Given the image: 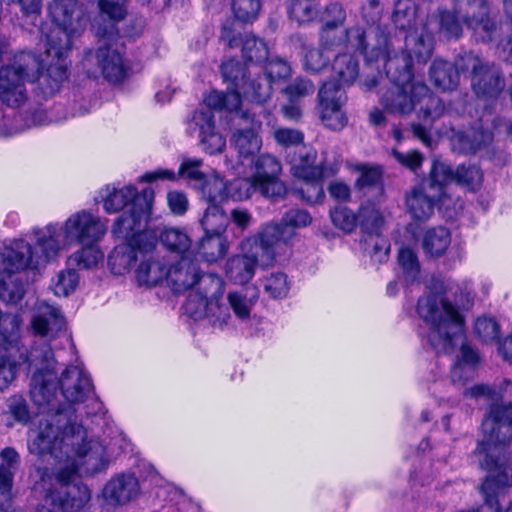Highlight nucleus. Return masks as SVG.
Here are the masks:
<instances>
[{
  "label": "nucleus",
  "mask_w": 512,
  "mask_h": 512,
  "mask_svg": "<svg viewBox=\"0 0 512 512\" xmlns=\"http://www.w3.org/2000/svg\"><path fill=\"white\" fill-rule=\"evenodd\" d=\"M257 192V181L254 177L236 178L227 183V199L242 201Z\"/></svg>",
  "instance_id": "obj_50"
},
{
  "label": "nucleus",
  "mask_w": 512,
  "mask_h": 512,
  "mask_svg": "<svg viewBox=\"0 0 512 512\" xmlns=\"http://www.w3.org/2000/svg\"><path fill=\"white\" fill-rule=\"evenodd\" d=\"M321 11H317L308 1L295 0L290 8V14L299 23H306L314 20L319 21Z\"/></svg>",
  "instance_id": "obj_64"
},
{
  "label": "nucleus",
  "mask_w": 512,
  "mask_h": 512,
  "mask_svg": "<svg viewBox=\"0 0 512 512\" xmlns=\"http://www.w3.org/2000/svg\"><path fill=\"white\" fill-rule=\"evenodd\" d=\"M192 121L199 128V138L203 149L211 155L222 152L226 141L216 131L214 113L208 110H197Z\"/></svg>",
  "instance_id": "obj_20"
},
{
  "label": "nucleus",
  "mask_w": 512,
  "mask_h": 512,
  "mask_svg": "<svg viewBox=\"0 0 512 512\" xmlns=\"http://www.w3.org/2000/svg\"><path fill=\"white\" fill-rule=\"evenodd\" d=\"M257 265L255 255H236L226 263V275L235 284L243 285L254 275Z\"/></svg>",
  "instance_id": "obj_31"
},
{
  "label": "nucleus",
  "mask_w": 512,
  "mask_h": 512,
  "mask_svg": "<svg viewBox=\"0 0 512 512\" xmlns=\"http://www.w3.org/2000/svg\"><path fill=\"white\" fill-rule=\"evenodd\" d=\"M154 191L146 187L136 202L116 219L112 233L116 239L133 242L140 250L149 252L156 248L157 236L146 229L151 214Z\"/></svg>",
  "instance_id": "obj_10"
},
{
  "label": "nucleus",
  "mask_w": 512,
  "mask_h": 512,
  "mask_svg": "<svg viewBox=\"0 0 512 512\" xmlns=\"http://www.w3.org/2000/svg\"><path fill=\"white\" fill-rule=\"evenodd\" d=\"M228 245L223 235L205 233L200 239L196 252L192 255L198 260V257L206 262H216L223 258L227 252Z\"/></svg>",
  "instance_id": "obj_32"
},
{
  "label": "nucleus",
  "mask_w": 512,
  "mask_h": 512,
  "mask_svg": "<svg viewBox=\"0 0 512 512\" xmlns=\"http://www.w3.org/2000/svg\"><path fill=\"white\" fill-rule=\"evenodd\" d=\"M419 105V117L425 122L435 121L442 116L445 109L442 100L433 95L429 88L428 94L422 97Z\"/></svg>",
  "instance_id": "obj_54"
},
{
  "label": "nucleus",
  "mask_w": 512,
  "mask_h": 512,
  "mask_svg": "<svg viewBox=\"0 0 512 512\" xmlns=\"http://www.w3.org/2000/svg\"><path fill=\"white\" fill-rule=\"evenodd\" d=\"M475 335L484 343H493L499 339L500 326L494 318L479 317L474 324Z\"/></svg>",
  "instance_id": "obj_55"
},
{
  "label": "nucleus",
  "mask_w": 512,
  "mask_h": 512,
  "mask_svg": "<svg viewBox=\"0 0 512 512\" xmlns=\"http://www.w3.org/2000/svg\"><path fill=\"white\" fill-rule=\"evenodd\" d=\"M223 292L224 282L221 277L213 273L200 275L199 271L193 291L188 298L193 295L197 305L202 300L209 301L212 298L222 297Z\"/></svg>",
  "instance_id": "obj_30"
},
{
  "label": "nucleus",
  "mask_w": 512,
  "mask_h": 512,
  "mask_svg": "<svg viewBox=\"0 0 512 512\" xmlns=\"http://www.w3.org/2000/svg\"><path fill=\"white\" fill-rule=\"evenodd\" d=\"M83 247L68 258L69 267L92 269L103 259V253L97 242L83 243Z\"/></svg>",
  "instance_id": "obj_43"
},
{
  "label": "nucleus",
  "mask_w": 512,
  "mask_h": 512,
  "mask_svg": "<svg viewBox=\"0 0 512 512\" xmlns=\"http://www.w3.org/2000/svg\"><path fill=\"white\" fill-rule=\"evenodd\" d=\"M363 244L373 261L382 263L388 259L390 243L380 235V231L367 235L363 240Z\"/></svg>",
  "instance_id": "obj_49"
},
{
  "label": "nucleus",
  "mask_w": 512,
  "mask_h": 512,
  "mask_svg": "<svg viewBox=\"0 0 512 512\" xmlns=\"http://www.w3.org/2000/svg\"><path fill=\"white\" fill-rule=\"evenodd\" d=\"M258 299V289L255 286H247L228 295L229 304L235 315L240 320H246L250 316L252 307Z\"/></svg>",
  "instance_id": "obj_35"
},
{
  "label": "nucleus",
  "mask_w": 512,
  "mask_h": 512,
  "mask_svg": "<svg viewBox=\"0 0 512 512\" xmlns=\"http://www.w3.org/2000/svg\"><path fill=\"white\" fill-rule=\"evenodd\" d=\"M47 263L39 251L23 239H16L0 251V300L17 304L25 294L21 273Z\"/></svg>",
  "instance_id": "obj_8"
},
{
  "label": "nucleus",
  "mask_w": 512,
  "mask_h": 512,
  "mask_svg": "<svg viewBox=\"0 0 512 512\" xmlns=\"http://www.w3.org/2000/svg\"><path fill=\"white\" fill-rule=\"evenodd\" d=\"M265 292L273 299H280L287 296L289 284L286 274L282 272L271 273L263 281Z\"/></svg>",
  "instance_id": "obj_56"
},
{
  "label": "nucleus",
  "mask_w": 512,
  "mask_h": 512,
  "mask_svg": "<svg viewBox=\"0 0 512 512\" xmlns=\"http://www.w3.org/2000/svg\"><path fill=\"white\" fill-rule=\"evenodd\" d=\"M221 74L223 80L229 83L230 88L243 89L248 79L247 68L236 59H229L222 63Z\"/></svg>",
  "instance_id": "obj_46"
},
{
  "label": "nucleus",
  "mask_w": 512,
  "mask_h": 512,
  "mask_svg": "<svg viewBox=\"0 0 512 512\" xmlns=\"http://www.w3.org/2000/svg\"><path fill=\"white\" fill-rule=\"evenodd\" d=\"M140 492L138 479L130 473L110 479L103 488V498L110 505H124L134 500Z\"/></svg>",
  "instance_id": "obj_17"
},
{
  "label": "nucleus",
  "mask_w": 512,
  "mask_h": 512,
  "mask_svg": "<svg viewBox=\"0 0 512 512\" xmlns=\"http://www.w3.org/2000/svg\"><path fill=\"white\" fill-rule=\"evenodd\" d=\"M32 329L40 336H53L65 328V319L59 308L45 305L33 316Z\"/></svg>",
  "instance_id": "obj_24"
},
{
  "label": "nucleus",
  "mask_w": 512,
  "mask_h": 512,
  "mask_svg": "<svg viewBox=\"0 0 512 512\" xmlns=\"http://www.w3.org/2000/svg\"><path fill=\"white\" fill-rule=\"evenodd\" d=\"M140 249L133 242L123 241L116 245L108 255V266L115 275H123L137 260Z\"/></svg>",
  "instance_id": "obj_26"
},
{
  "label": "nucleus",
  "mask_w": 512,
  "mask_h": 512,
  "mask_svg": "<svg viewBox=\"0 0 512 512\" xmlns=\"http://www.w3.org/2000/svg\"><path fill=\"white\" fill-rule=\"evenodd\" d=\"M242 93L247 100L263 104L271 97L272 81L264 72L257 73L253 79H247Z\"/></svg>",
  "instance_id": "obj_37"
},
{
  "label": "nucleus",
  "mask_w": 512,
  "mask_h": 512,
  "mask_svg": "<svg viewBox=\"0 0 512 512\" xmlns=\"http://www.w3.org/2000/svg\"><path fill=\"white\" fill-rule=\"evenodd\" d=\"M18 341L12 346H1L4 352H0V390L5 389L15 379L17 372L16 362L11 360L8 350L17 347Z\"/></svg>",
  "instance_id": "obj_58"
},
{
  "label": "nucleus",
  "mask_w": 512,
  "mask_h": 512,
  "mask_svg": "<svg viewBox=\"0 0 512 512\" xmlns=\"http://www.w3.org/2000/svg\"><path fill=\"white\" fill-rule=\"evenodd\" d=\"M260 0H233L232 11L237 20L247 23L254 21L260 12Z\"/></svg>",
  "instance_id": "obj_57"
},
{
  "label": "nucleus",
  "mask_w": 512,
  "mask_h": 512,
  "mask_svg": "<svg viewBox=\"0 0 512 512\" xmlns=\"http://www.w3.org/2000/svg\"><path fill=\"white\" fill-rule=\"evenodd\" d=\"M8 5H17L20 15H17V24L23 29L32 32L41 22L43 0H6Z\"/></svg>",
  "instance_id": "obj_33"
},
{
  "label": "nucleus",
  "mask_w": 512,
  "mask_h": 512,
  "mask_svg": "<svg viewBox=\"0 0 512 512\" xmlns=\"http://www.w3.org/2000/svg\"><path fill=\"white\" fill-rule=\"evenodd\" d=\"M30 369H33L30 381V396L39 408V423L36 436L40 434L44 423H51L52 437L68 428L76 419V410L64 405L57 396L58 381L56 360L51 346L41 341L35 343L26 356Z\"/></svg>",
  "instance_id": "obj_4"
},
{
  "label": "nucleus",
  "mask_w": 512,
  "mask_h": 512,
  "mask_svg": "<svg viewBox=\"0 0 512 512\" xmlns=\"http://www.w3.org/2000/svg\"><path fill=\"white\" fill-rule=\"evenodd\" d=\"M398 262L408 281H415L419 274V263L413 250L402 248L399 251Z\"/></svg>",
  "instance_id": "obj_63"
},
{
  "label": "nucleus",
  "mask_w": 512,
  "mask_h": 512,
  "mask_svg": "<svg viewBox=\"0 0 512 512\" xmlns=\"http://www.w3.org/2000/svg\"><path fill=\"white\" fill-rule=\"evenodd\" d=\"M450 242V233L446 228H433L428 230L423 238V249L428 255L438 257L447 250Z\"/></svg>",
  "instance_id": "obj_44"
},
{
  "label": "nucleus",
  "mask_w": 512,
  "mask_h": 512,
  "mask_svg": "<svg viewBox=\"0 0 512 512\" xmlns=\"http://www.w3.org/2000/svg\"><path fill=\"white\" fill-rule=\"evenodd\" d=\"M199 270L196 258L182 256L178 262L167 268L166 282L174 293H184L194 288Z\"/></svg>",
  "instance_id": "obj_18"
},
{
  "label": "nucleus",
  "mask_w": 512,
  "mask_h": 512,
  "mask_svg": "<svg viewBox=\"0 0 512 512\" xmlns=\"http://www.w3.org/2000/svg\"><path fill=\"white\" fill-rule=\"evenodd\" d=\"M471 87L475 95L483 101H495L506 87V79L495 63L486 62L471 78Z\"/></svg>",
  "instance_id": "obj_15"
},
{
  "label": "nucleus",
  "mask_w": 512,
  "mask_h": 512,
  "mask_svg": "<svg viewBox=\"0 0 512 512\" xmlns=\"http://www.w3.org/2000/svg\"><path fill=\"white\" fill-rule=\"evenodd\" d=\"M470 9L474 11L478 10V16L474 14L472 17L465 19L468 28L474 31L475 37L479 41H490L492 39V33L495 29L494 22L488 17V6L485 0H474V4L469 5Z\"/></svg>",
  "instance_id": "obj_27"
},
{
  "label": "nucleus",
  "mask_w": 512,
  "mask_h": 512,
  "mask_svg": "<svg viewBox=\"0 0 512 512\" xmlns=\"http://www.w3.org/2000/svg\"><path fill=\"white\" fill-rule=\"evenodd\" d=\"M273 137L276 143L282 147H300L304 141V133L299 129L279 127L274 130Z\"/></svg>",
  "instance_id": "obj_60"
},
{
  "label": "nucleus",
  "mask_w": 512,
  "mask_h": 512,
  "mask_svg": "<svg viewBox=\"0 0 512 512\" xmlns=\"http://www.w3.org/2000/svg\"><path fill=\"white\" fill-rule=\"evenodd\" d=\"M240 45L246 61L261 63L268 59V47L262 39L247 34Z\"/></svg>",
  "instance_id": "obj_48"
},
{
  "label": "nucleus",
  "mask_w": 512,
  "mask_h": 512,
  "mask_svg": "<svg viewBox=\"0 0 512 512\" xmlns=\"http://www.w3.org/2000/svg\"><path fill=\"white\" fill-rule=\"evenodd\" d=\"M346 18V13L339 3H330L320 12L319 22L323 23L321 39H325V34L342 25Z\"/></svg>",
  "instance_id": "obj_51"
},
{
  "label": "nucleus",
  "mask_w": 512,
  "mask_h": 512,
  "mask_svg": "<svg viewBox=\"0 0 512 512\" xmlns=\"http://www.w3.org/2000/svg\"><path fill=\"white\" fill-rule=\"evenodd\" d=\"M106 232L105 225L98 217L83 210L72 214L64 223L49 224L44 230L35 231L37 236L35 249L43 256L44 261L54 259L61 247L66 243L98 242Z\"/></svg>",
  "instance_id": "obj_7"
},
{
  "label": "nucleus",
  "mask_w": 512,
  "mask_h": 512,
  "mask_svg": "<svg viewBox=\"0 0 512 512\" xmlns=\"http://www.w3.org/2000/svg\"><path fill=\"white\" fill-rule=\"evenodd\" d=\"M479 357L475 350L463 344L460 349V357L451 370L452 382L466 381L472 377L473 368L478 363Z\"/></svg>",
  "instance_id": "obj_42"
},
{
  "label": "nucleus",
  "mask_w": 512,
  "mask_h": 512,
  "mask_svg": "<svg viewBox=\"0 0 512 512\" xmlns=\"http://www.w3.org/2000/svg\"><path fill=\"white\" fill-rule=\"evenodd\" d=\"M338 172V168H328L323 173L315 177L303 178V184L299 188L301 197L310 204H316L323 201L325 192L322 181L331 178Z\"/></svg>",
  "instance_id": "obj_36"
},
{
  "label": "nucleus",
  "mask_w": 512,
  "mask_h": 512,
  "mask_svg": "<svg viewBox=\"0 0 512 512\" xmlns=\"http://www.w3.org/2000/svg\"><path fill=\"white\" fill-rule=\"evenodd\" d=\"M51 423H44L39 435L29 443L31 454L43 463L59 468L75 467L77 474L94 475L107 469L109 461L105 447L98 441H86V430L75 421L58 435Z\"/></svg>",
  "instance_id": "obj_2"
},
{
  "label": "nucleus",
  "mask_w": 512,
  "mask_h": 512,
  "mask_svg": "<svg viewBox=\"0 0 512 512\" xmlns=\"http://www.w3.org/2000/svg\"><path fill=\"white\" fill-rule=\"evenodd\" d=\"M366 37V33L358 36L357 49L368 62L382 60L386 75L392 83L391 88L381 95V104L389 113L410 114L421 103L422 97L428 94V86L414 80L411 54L401 51L392 55L384 35H379L377 45L368 50Z\"/></svg>",
  "instance_id": "obj_3"
},
{
  "label": "nucleus",
  "mask_w": 512,
  "mask_h": 512,
  "mask_svg": "<svg viewBox=\"0 0 512 512\" xmlns=\"http://www.w3.org/2000/svg\"><path fill=\"white\" fill-rule=\"evenodd\" d=\"M76 269L75 267H71L66 271H61L57 275V279L54 283V292L56 295L68 296L76 289L79 282Z\"/></svg>",
  "instance_id": "obj_59"
},
{
  "label": "nucleus",
  "mask_w": 512,
  "mask_h": 512,
  "mask_svg": "<svg viewBox=\"0 0 512 512\" xmlns=\"http://www.w3.org/2000/svg\"><path fill=\"white\" fill-rule=\"evenodd\" d=\"M220 298H212L209 301L202 300L196 305L194 296L191 295L187 298L184 309L194 320L205 318L212 326L221 328L227 324L230 314L228 307L219 303Z\"/></svg>",
  "instance_id": "obj_19"
},
{
  "label": "nucleus",
  "mask_w": 512,
  "mask_h": 512,
  "mask_svg": "<svg viewBox=\"0 0 512 512\" xmlns=\"http://www.w3.org/2000/svg\"><path fill=\"white\" fill-rule=\"evenodd\" d=\"M281 172V164L278 159L270 154L258 156L255 162L254 179L262 181L270 178H276Z\"/></svg>",
  "instance_id": "obj_53"
},
{
  "label": "nucleus",
  "mask_w": 512,
  "mask_h": 512,
  "mask_svg": "<svg viewBox=\"0 0 512 512\" xmlns=\"http://www.w3.org/2000/svg\"><path fill=\"white\" fill-rule=\"evenodd\" d=\"M471 397H487L492 400L502 399L507 400L510 403L512 402V381L511 380H503L502 384L499 386L498 391L493 389L490 386L485 385H477L470 388L467 392Z\"/></svg>",
  "instance_id": "obj_52"
},
{
  "label": "nucleus",
  "mask_w": 512,
  "mask_h": 512,
  "mask_svg": "<svg viewBox=\"0 0 512 512\" xmlns=\"http://www.w3.org/2000/svg\"><path fill=\"white\" fill-rule=\"evenodd\" d=\"M49 13L55 26L46 34L45 71L43 60L34 53L20 52L11 63L0 68V100L9 107H18L27 99L26 83L34 84L36 97L46 100L59 92L68 79L66 57L72 39L85 30L87 17L77 6V0H54Z\"/></svg>",
  "instance_id": "obj_1"
},
{
  "label": "nucleus",
  "mask_w": 512,
  "mask_h": 512,
  "mask_svg": "<svg viewBox=\"0 0 512 512\" xmlns=\"http://www.w3.org/2000/svg\"><path fill=\"white\" fill-rule=\"evenodd\" d=\"M95 52L89 51L83 59V66L88 77L96 78L100 73L105 80L118 84L129 74L130 67L116 47V41L103 40Z\"/></svg>",
  "instance_id": "obj_13"
},
{
  "label": "nucleus",
  "mask_w": 512,
  "mask_h": 512,
  "mask_svg": "<svg viewBox=\"0 0 512 512\" xmlns=\"http://www.w3.org/2000/svg\"><path fill=\"white\" fill-rule=\"evenodd\" d=\"M357 222L364 233L367 235L374 234L380 231L383 224V218L379 211L375 208L374 204L362 206L359 209L358 215H354V223Z\"/></svg>",
  "instance_id": "obj_47"
},
{
  "label": "nucleus",
  "mask_w": 512,
  "mask_h": 512,
  "mask_svg": "<svg viewBox=\"0 0 512 512\" xmlns=\"http://www.w3.org/2000/svg\"><path fill=\"white\" fill-rule=\"evenodd\" d=\"M438 32L446 38H459L462 26L457 16L449 11H441L438 16H431L422 27L421 33H409L406 38V47L413 46V52L419 61L425 62L433 49L434 34Z\"/></svg>",
  "instance_id": "obj_12"
},
{
  "label": "nucleus",
  "mask_w": 512,
  "mask_h": 512,
  "mask_svg": "<svg viewBox=\"0 0 512 512\" xmlns=\"http://www.w3.org/2000/svg\"><path fill=\"white\" fill-rule=\"evenodd\" d=\"M135 186L128 185L121 189L113 188L104 198V209L108 213H116L127 207L128 209L136 202L140 196Z\"/></svg>",
  "instance_id": "obj_39"
},
{
  "label": "nucleus",
  "mask_w": 512,
  "mask_h": 512,
  "mask_svg": "<svg viewBox=\"0 0 512 512\" xmlns=\"http://www.w3.org/2000/svg\"><path fill=\"white\" fill-rule=\"evenodd\" d=\"M57 381L63 398L68 402L64 405L74 408L73 404L87 402L85 406L87 415H97L102 412L103 403L95 395L91 377L82 365L66 367Z\"/></svg>",
  "instance_id": "obj_11"
},
{
  "label": "nucleus",
  "mask_w": 512,
  "mask_h": 512,
  "mask_svg": "<svg viewBox=\"0 0 512 512\" xmlns=\"http://www.w3.org/2000/svg\"><path fill=\"white\" fill-rule=\"evenodd\" d=\"M294 237V232L289 227H283L279 223L266 224L254 237V242L267 255L272 254L273 247L280 242L287 243Z\"/></svg>",
  "instance_id": "obj_29"
},
{
  "label": "nucleus",
  "mask_w": 512,
  "mask_h": 512,
  "mask_svg": "<svg viewBox=\"0 0 512 512\" xmlns=\"http://www.w3.org/2000/svg\"><path fill=\"white\" fill-rule=\"evenodd\" d=\"M317 157L316 151L306 145L297 148L289 162L291 165V173L299 179L306 177H315L320 175L328 168H337L336 165L322 162L319 165L315 164Z\"/></svg>",
  "instance_id": "obj_22"
},
{
  "label": "nucleus",
  "mask_w": 512,
  "mask_h": 512,
  "mask_svg": "<svg viewBox=\"0 0 512 512\" xmlns=\"http://www.w3.org/2000/svg\"><path fill=\"white\" fill-rule=\"evenodd\" d=\"M154 250H140L141 261L136 270V279L141 286H156L163 280L166 281L167 263Z\"/></svg>",
  "instance_id": "obj_21"
},
{
  "label": "nucleus",
  "mask_w": 512,
  "mask_h": 512,
  "mask_svg": "<svg viewBox=\"0 0 512 512\" xmlns=\"http://www.w3.org/2000/svg\"><path fill=\"white\" fill-rule=\"evenodd\" d=\"M246 121L250 123V126L237 129L231 138V143L242 157L254 155L262 145V140L256 131V128L260 127V122L256 121L254 116Z\"/></svg>",
  "instance_id": "obj_25"
},
{
  "label": "nucleus",
  "mask_w": 512,
  "mask_h": 512,
  "mask_svg": "<svg viewBox=\"0 0 512 512\" xmlns=\"http://www.w3.org/2000/svg\"><path fill=\"white\" fill-rule=\"evenodd\" d=\"M448 170L441 165H432L429 177L415 186L406 196V204L412 217L419 221L428 220L436 203L444 210L447 218H454L464 207L460 197L455 199L442 186Z\"/></svg>",
  "instance_id": "obj_9"
},
{
  "label": "nucleus",
  "mask_w": 512,
  "mask_h": 512,
  "mask_svg": "<svg viewBox=\"0 0 512 512\" xmlns=\"http://www.w3.org/2000/svg\"><path fill=\"white\" fill-rule=\"evenodd\" d=\"M429 74L434 86L443 91L454 89L459 82V75L454 66L444 60H435Z\"/></svg>",
  "instance_id": "obj_34"
},
{
  "label": "nucleus",
  "mask_w": 512,
  "mask_h": 512,
  "mask_svg": "<svg viewBox=\"0 0 512 512\" xmlns=\"http://www.w3.org/2000/svg\"><path fill=\"white\" fill-rule=\"evenodd\" d=\"M128 0H98L99 18L95 26L96 36L100 40L114 41L119 38L117 23L124 20L128 10Z\"/></svg>",
  "instance_id": "obj_16"
},
{
  "label": "nucleus",
  "mask_w": 512,
  "mask_h": 512,
  "mask_svg": "<svg viewBox=\"0 0 512 512\" xmlns=\"http://www.w3.org/2000/svg\"><path fill=\"white\" fill-rule=\"evenodd\" d=\"M203 161L199 158H187L183 160L180 169L179 174L188 179L189 181L193 182V186L197 188L200 183L206 178V174H204L200 167L202 166Z\"/></svg>",
  "instance_id": "obj_62"
},
{
  "label": "nucleus",
  "mask_w": 512,
  "mask_h": 512,
  "mask_svg": "<svg viewBox=\"0 0 512 512\" xmlns=\"http://www.w3.org/2000/svg\"><path fill=\"white\" fill-rule=\"evenodd\" d=\"M432 165H441L447 168V179L442 181V186L447 192L448 185L452 182L472 192L477 191L482 185L483 174L476 165L461 164L455 170L450 165L440 161H434Z\"/></svg>",
  "instance_id": "obj_23"
},
{
  "label": "nucleus",
  "mask_w": 512,
  "mask_h": 512,
  "mask_svg": "<svg viewBox=\"0 0 512 512\" xmlns=\"http://www.w3.org/2000/svg\"><path fill=\"white\" fill-rule=\"evenodd\" d=\"M159 238L169 251L177 253L181 257L194 254V251L190 250L191 239L183 230L173 227L165 228L160 233Z\"/></svg>",
  "instance_id": "obj_40"
},
{
  "label": "nucleus",
  "mask_w": 512,
  "mask_h": 512,
  "mask_svg": "<svg viewBox=\"0 0 512 512\" xmlns=\"http://www.w3.org/2000/svg\"><path fill=\"white\" fill-rule=\"evenodd\" d=\"M492 133L481 128L472 127L458 133L456 139L458 148L462 153H475L492 141Z\"/></svg>",
  "instance_id": "obj_38"
},
{
  "label": "nucleus",
  "mask_w": 512,
  "mask_h": 512,
  "mask_svg": "<svg viewBox=\"0 0 512 512\" xmlns=\"http://www.w3.org/2000/svg\"><path fill=\"white\" fill-rule=\"evenodd\" d=\"M345 99V92L338 81H327L319 89L317 108L327 128L337 131L346 126L348 118L342 111Z\"/></svg>",
  "instance_id": "obj_14"
},
{
  "label": "nucleus",
  "mask_w": 512,
  "mask_h": 512,
  "mask_svg": "<svg viewBox=\"0 0 512 512\" xmlns=\"http://www.w3.org/2000/svg\"><path fill=\"white\" fill-rule=\"evenodd\" d=\"M354 172L358 173L356 187L360 191L369 194L372 198L379 197L383 192V171L378 165L361 164L354 166Z\"/></svg>",
  "instance_id": "obj_28"
},
{
  "label": "nucleus",
  "mask_w": 512,
  "mask_h": 512,
  "mask_svg": "<svg viewBox=\"0 0 512 512\" xmlns=\"http://www.w3.org/2000/svg\"><path fill=\"white\" fill-rule=\"evenodd\" d=\"M75 467L56 468L38 465L37 474L44 495L37 512H73L82 509L91 499L87 485L75 482Z\"/></svg>",
  "instance_id": "obj_6"
},
{
  "label": "nucleus",
  "mask_w": 512,
  "mask_h": 512,
  "mask_svg": "<svg viewBox=\"0 0 512 512\" xmlns=\"http://www.w3.org/2000/svg\"><path fill=\"white\" fill-rule=\"evenodd\" d=\"M417 312L430 325L428 341L437 352H448L463 338L464 317L445 292L429 293L418 300Z\"/></svg>",
  "instance_id": "obj_5"
},
{
  "label": "nucleus",
  "mask_w": 512,
  "mask_h": 512,
  "mask_svg": "<svg viewBox=\"0 0 512 512\" xmlns=\"http://www.w3.org/2000/svg\"><path fill=\"white\" fill-rule=\"evenodd\" d=\"M197 189L209 205H220L227 200V183L217 174L207 175Z\"/></svg>",
  "instance_id": "obj_41"
},
{
  "label": "nucleus",
  "mask_w": 512,
  "mask_h": 512,
  "mask_svg": "<svg viewBox=\"0 0 512 512\" xmlns=\"http://www.w3.org/2000/svg\"><path fill=\"white\" fill-rule=\"evenodd\" d=\"M485 64L486 62L482 61L478 55L469 51L460 53L457 56L455 59L454 68L458 74L459 72L470 73L472 78Z\"/></svg>",
  "instance_id": "obj_61"
},
{
  "label": "nucleus",
  "mask_w": 512,
  "mask_h": 512,
  "mask_svg": "<svg viewBox=\"0 0 512 512\" xmlns=\"http://www.w3.org/2000/svg\"><path fill=\"white\" fill-rule=\"evenodd\" d=\"M229 218L220 205H208L200 221L205 233L223 235Z\"/></svg>",
  "instance_id": "obj_45"
}]
</instances>
